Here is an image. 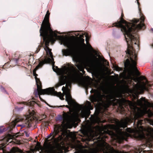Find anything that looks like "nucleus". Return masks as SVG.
<instances>
[{"label":"nucleus","instance_id":"f257e3e1","mask_svg":"<svg viewBox=\"0 0 153 153\" xmlns=\"http://www.w3.org/2000/svg\"><path fill=\"white\" fill-rule=\"evenodd\" d=\"M61 75L59 81L55 86L56 88L64 85L66 83V86L63 87L62 90L63 94L61 92H57L54 90L55 93L53 94H46L52 95H56L58 96L60 99L64 100V96L65 95L66 100L68 104L73 106L76 107L78 112H74L72 113H64L63 114V120L61 125H59L54 126V132L53 134L51 133L50 135L52 136L50 140H48L47 142L44 143L45 149L48 152H51L54 149L59 151L62 149L61 144L63 140L67 141L70 139L74 140L76 138L75 133L70 132L68 133L64 127H68L72 124L79 121V112L81 110L80 115L82 118L87 119L89 116L90 110L93 109L91 102L87 101L85 105H79L77 104L72 98L70 94V91L68 87L71 85L72 82H78L82 85L87 87L89 85V82L86 79H81L80 75L81 74L79 70L73 65L64 68L59 71Z\"/></svg>","mask_w":153,"mask_h":153},{"label":"nucleus","instance_id":"f03ea898","mask_svg":"<svg viewBox=\"0 0 153 153\" xmlns=\"http://www.w3.org/2000/svg\"><path fill=\"white\" fill-rule=\"evenodd\" d=\"M43 43L45 44L44 49L46 51L47 55L50 56L51 59L48 58L45 59L39 62V64L36 67L33 71V75L35 76L37 86V90L34 91V94L35 96L37 97L38 96L40 99L41 101L44 102L45 101L40 96V95L45 94H53L55 93L54 89L53 88H48L42 89L41 83L39 79L37 77V74L36 73V71L39 68H41L43 65L48 62H52L53 61V55L51 52V49L48 47L49 44L51 42L53 44L55 41L56 39H43ZM59 39V42L61 44H63L67 46L68 49H63L62 52L63 54L67 56L73 54L75 51L76 43L74 39Z\"/></svg>","mask_w":153,"mask_h":153},{"label":"nucleus","instance_id":"7ed1b4c3","mask_svg":"<svg viewBox=\"0 0 153 153\" xmlns=\"http://www.w3.org/2000/svg\"><path fill=\"white\" fill-rule=\"evenodd\" d=\"M50 13L48 11L42 24L40 30V35L42 38H90L91 34L82 31H69L60 33L56 31H53L49 22Z\"/></svg>","mask_w":153,"mask_h":153},{"label":"nucleus","instance_id":"20e7f679","mask_svg":"<svg viewBox=\"0 0 153 153\" xmlns=\"http://www.w3.org/2000/svg\"><path fill=\"white\" fill-rule=\"evenodd\" d=\"M123 16V14L122 13V17L120 20L113 23L112 27L115 26L120 28L121 31L124 33L125 38H127L126 35L129 38H137L136 36L137 35V33L138 30H143L145 28L144 23L145 19L144 16L143 15H141L140 23L138 25L136 24L140 22L139 19H134L131 22L128 23L122 18Z\"/></svg>","mask_w":153,"mask_h":153},{"label":"nucleus","instance_id":"39448f33","mask_svg":"<svg viewBox=\"0 0 153 153\" xmlns=\"http://www.w3.org/2000/svg\"><path fill=\"white\" fill-rule=\"evenodd\" d=\"M128 45V48L126 53L129 55L130 62L128 59H127L124 63L125 67L128 71L129 76L134 80V79L131 76H134V74L137 75H140V73L138 71L136 67L137 64V56L132 46L133 43L136 44L135 39H125Z\"/></svg>","mask_w":153,"mask_h":153},{"label":"nucleus","instance_id":"423d86ee","mask_svg":"<svg viewBox=\"0 0 153 153\" xmlns=\"http://www.w3.org/2000/svg\"><path fill=\"white\" fill-rule=\"evenodd\" d=\"M88 61L91 65L94 68H97L99 66L98 59L92 53H91L90 58L88 59Z\"/></svg>","mask_w":153,"mask_h":153},{"label":"nucleus","instance_id":"0eeeda50","mask_svg":"<svg viewBox=\"0 0 153 153\" xmlns=\"http://www.w3.org/2000/svg\"><path fill=\"white\" fill-rule=\"evenodd\" d=\"M22 151L18 147H14L10 152H7L4 150V148L0 146V153H22Z\"/></svg>","mask_w":153,"mask_h":153},{"label":"nucleus","instance_id":"6e6552de","mask_svg":"<svg viewBox=\"0 0 153 153\" xmlns=\"http://www.w3.org/2000/svg\"><path fill=\"white\" fill-rule=\"evenodd\" d=\"M89 39H85V41L86 42L87 47L88 48V49L91 52L95 53L96 52L93 49L89 42Z\"/></svg>","mask_w":153,"mask_h":153},{"label":"nucleus","instance_id":"1a4fd4ad","mask_svg":"<svg viewBox=\"0 0 153 153\" xmlns=\"http://www.w3.org/2000/svg\"><path fill=\"white\" fill-rule=\"evenodd\" d=\"M76 67L80 71L83 72L84 71V67L81 63H79L76 65Z\"/></svg>","mask_w":153,"mask_h":153},{"label":"nucleus","instance_id":"9d476101","mask_svg":"<svg viewBox=\"0 0 153 153\" xmlns=\"http://www.w3.org/2000/svg\"><path fill=\"white\" fill-rule=\"evenodd\" d=\"M40 149H41V146L40 144L38 142H37L35 148L33 149V151H39Z\"/></svg>","mask_w":153,"mask_h":153},{"label":"nucleus","instance_id":"9b49d317","mask_svg":"<svg viewBox=\"0 0 153 153\" xmlns=\"http://www.w3.org/2000/svg\"><path fill=\"white\" fill-rule=\"evenodd\" d=\"M20 56L19 54V53L17 52L14 55V56H13V59L16 61H17L20 58Z\"/></svg>","mask_w":153,"mask_h":153},{"label":"nucleus","instance_id":"f8f14e48","mask_svg":"<svg viewBox=\"0 0 153 153\" xmlns=\"http://www.w3.org/2000/svg\"><path fill=\"white\" fill-rule=\"evenodd\" d=\"M22 119H16L15 120H14L12 122V124H13V126H14L16 125V123L20 121H22Z\"/></svg>","mask_w":153,"mask_h":153},{"label":"nucleus","instance_id":"ddd939ff","mask_svg":"<svg viewBox=\"0 0 153 153\" xmlns=\"http://www.w3.org/2000/svg\"><path fill=\"white\" fill-rule=\"evenodd\" d=\"M35 114V112L34 111H32L30 113V115L31 116H33V115H34V114Z\"/></svg>","mask_w":153,"mask_h":153},{"label":"nucleus","instance_id":"4468645a","mask_svg":"<svg viewBox=\"0 0 153 153\" xmlns=\"http://www.w3.org/2000/svg\"><path fill=\"white\" fill-rule=\"evenodd\" d=\"M116 70H117V71H120V70H121V68L119 67L118 66H116Z\"/></svg>","mask_w":153,"mask_h":153},{"label":"nucleus","instance_id":"2eb2a0df","mask_svg":"<svg viewBox=\"0 0 153 153\" xmlns=\"http://www.w3.org/2000/svg\"><path fill=\"white\" fill-rule=\"evenodd\" d=\"M25 104L27 105H31L32 102H28V103H26V102H25Z\"/></svg>","mask_w":153,"mask_h":153},{"label":"nucleus","instance_id":"dca6fc26","mask_svg":"<svg viewBox=\"0 0 153 153\" xmlns=\"http://www.w3.org/2000/svg\"><path fill=\"white\" fill-rule=\"evenodd\" d=\"M153 115V113L152 112H151L149 114V117H151Z\"/></svg>","mask_w":153,"mask_h":153},{"label":"nucleus","instance_id":"f3484780","mask_svg":"<svg viewBox=\"0 0 153 153\" xmlns=\"http://www.w3.org/2000/svg\"><path fill=\"white\" fill-rule=\"evenodd\" d=\"M137 0V3L138 5V7H139V5L140 3H139V2H138V1Z\"/></svg>","mask_w":153,"mask_h":153},{"label":"nucleus","instance_id":"a211bd4d","mask_svg":"<svg viewBox=\"0 0 153 153\" xmlns=\"http://www.w3.org/2000/svg\"><path fill=\"white\" fill-rule=\"evenodd\" d=\"M3 131L1 130V129H0V133H1Z\"/></svg>","mask_w":153,"mask_h":153},{"label":"nucleus","instance_id":"6ab92c4d","mask_svg":"<svg viewBox=\"0 0 153 153\" xmlns=\"http://www.w3.org/2000/svg\"><path fill=\"white\" fill-rule=\"evenodd\" d=\"M53 70L54 71H56L55 70V69L53 67Z\"/></svg>","mask_w":153,"mask_h":153},{"label":"nucleus","instance_id":"aec40b11","mask_svg":"<svg viewBox=\"0 0 153 153\" xmlns=\"http://www.w3.org/2000/svg\"><path fill=\"white\" fill-rule=\"evenodd\" d=\"M82 41L83 42L84 41V39H82Z\"/></svg>","mask_w":153,"mask_h":153},{"label":"nucleus","instance_id":"412c9836","mask_svg":"<svg viewBox=\"0 0 153 153\" xmlns=\"http://www.w3.org/2000/svg\"><path fill=\"white\" fill-rule=\"evenodd\" d=\"M151 30L153 32V28H152L151 29Z\"/></svg>","mask_w":153,"mask_h":153},{"label":"nucleus","instance_id":"4be33fe9","mask_svg":"<svg viewBox=\"0 0 153 153\" xmlns=\"http://www.w3.org/2000/svg\"><path fill=\"white\" fill-rule=\"evenodd\" d=\"M83 44H84V46H86V45L85 43H84Z\"/></svg>","mask_w":153,"mask_h":153},{"label":"nucleus","instance_id":"5701e85b","mask_svg":"<svg viewBox=\"0 0 153 153\" xmlns=\"http://www.w3.org/2000/svg\"><path fill=\"white\" fill-rule=\"evenodd\" d=\"M30 117V120H31L32 117Z\"/></svg>","mask_w":153,"mask_h":153},{"label":"nucleus","instance_id":"b1692460","mask_svg":"<svg viewBox=\"0 0 153 153\" xmlns=\"http://www.w3.org/2000/svg\"><path fill=\"white\" fill-rule=\"evenodd\" d=\"M66 107L68 108V105H66Z\"/></svg>","mask_w":153,"mask_h":153},{"label":"nucleus","instance_id":"393cba45","mask_svg":"<svg viewBox=\"0 0 153 153\" xmlns=\"http://www.w3.org/2000/svg\"><path fill=\"white\" fill-rule=\"evenodd\" d=\"M111 76V77H114V76Z\"/></svg>","mask_w":153,"mask_h":153},{"label":"nucleus","instance_id":"a878e982","mask_svg":"<svg viewBox=\"0 0 153 153\" xmlns=\"http://www.w3.org/2000/svg\"><path fill=\"white\" fill-rule=\"evenodd\" d=\"M34 116L33 117H32L33 118Z\"/></svg>","mask_w":153,"mask_h":153},{"label":"nucleus","instance_id":"bb28decb","mask_svg":"<svg viewBox=\"0 0 153 153\" xmlns=\"http://www.w3.org/2000/svg\"><path fill=\"white\" fill-rule=\"evenodd\" d=\"M6 55H7V56H8V55H7V54L6 53Z\"/></svg>","mask_w":153,"mask_h":153}]
</instances>
